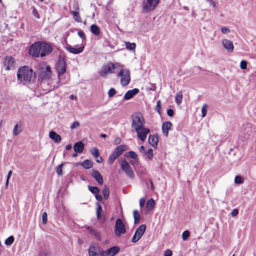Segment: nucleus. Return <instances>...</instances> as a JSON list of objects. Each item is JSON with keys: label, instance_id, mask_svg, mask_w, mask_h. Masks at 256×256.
I'll use <instances>...</instances> for the list:
<instances>
[{"label": "nucleus", "instance_id": "nucleus-33", "mask_svg": "<svg viewBox=\"0 0 256 256\" xmlns=\"http://www.w3.org/2000/svg\"><path fill=\"white\" fill-rule=\"evenodd\" d=\"M126 46L127 49L130 50H134L136 46V44L135 43L132 42H126Z\"/></svg>", "mask_w": 256, "mask_h": 256}, {"label": "nucleus", "instance_id": "nucleus-54", "mask_svg": "<svg viewBox=\"0 0 256 256\" xmlns=\"http://www.w3.org/2000/svg\"><path fill=\"white\" fill-rule=\"evenodd\" d=\"M172 251L170 250H167L165 251L164 256H172Z\"/></svg>", "mask_w": 256, "mask_h": 256}, {"label": "nucleus", "instance_id": "nucleus-11", "mask_svg": "<svg viewBox=\"0 0 256 256\" xmlns=\"http://www.w3.org/2000/svg\"><path fill=\"white\" fill-rule=\"evenodd\" d=\"M126 232V228L122 222V221L120 218H118L116 221L114 233L117 236H120L122 234Z\"/></svg>", "mask_w": 256, "mask_h": 256}, {"label": "nucleus", "instance_id": "nucleus-50", "mask_svg": "<svg viewBox=\"0 0 256 256\" xmlns=\"http://www.w3.org/2000/svg\"><path fill=\"white\" fill-rule=\"evenodd\" d=\"M32 14L33 16H34L37 18H40V16H39V14L38 13V12L36 9V8H34V7L32 8Z\"/></svg>", "mask_w": 256, "mask_h": 256}, {"label": "nucleus", "instance_id": "nucleus-64", "mask_svg": "<svg viewBox=\"0 0 256 256\" xmlns=\"http://www.w3.org/2000/svg\"><path fill=\"white\" fill-rule=\"evenodd\" d=\"M66 150H70L72 148V145L71 144H68L66 145Z\"/></svg>", "mask_w": 256, "mask_h": 256}, {"label": "nucleus", "instance_id": "nucleus-19", "mask_svg": "<svg viewBox=\"0 0 256 256\" xmlns=\"http://www.w3.org/2000/svg\"><path fill=\"white\" fill-rule=\"evenodd\" d=\"M172 125V123L170 122H166L162 124V133L166 137L168 136V130H170Z\"/></svg>", "mask_w": 256, "mask_h": 256}, {"label": "nucleus", "instance_id": "nucleus-2", "mask_svg": "<svg viewBox=\"0 0 256 256\" xmlns=\"http://www.w3.org/2000/svg\"><path fill=\"white\" fill-rule=\"evenodd\" d=\"M35 76V73L33 70L28 66L20 68L17 72L18 80L24 84H30L34 80Z\"/></svg>", "mask_w": 256, "mask_h": 256}, {"label": "nucleus", "instance_id": "nucleus-5", "mask_svg": "<svg viewBox=\"0 0 256 256\" xmlns=\"http://www.w3.org/2000/svg\"><path fill=\"white\" fill-rule=\"evenodd\" d=\"M120 63H112L110 62L105 65H104L100 72V74L102 77L106 76L108 74H114L115 70L117 71L120 66Z\"/></svg>", "mask_w": 256, "mask_h": 256}, {"label": "nucleus", "instance_id": "nucleus-58", "mask_svg": "<svg viewBox=\"0 0 256 256\" xmlns=\"http://www.w3.org/2000/svg\"><path fill=\"white\" fill-rule=\"evenodd\" d=\"M167 114L168 116H172L174 115V110L172 109L168 110Z\"/></svg>", "mask_w": 256, "mask_h": 256}, {"label": "nucleus", "instance_id": "nucleus-29", "mask_svg": "<svg viewBox=\"0 0 256 256\" xmlns=\"http://www.w3.org/2000/svg\"><path fill=\"white\" fill-rule=\"evenodd\" d=\"M182 91L178 92L176 96L175 101L178 104H180L182 101Z\"/></svg>", "mask_w": 256, "mask_h": 256}, {"label": "nucleus", "instance_id": "nucleus-23", "mask_svg": "<svg viewBox=\"0 0 256 256\" xmlns=\"http://www.w3.org/2000/svg\"><path fill=\"white\" fill-rule=\"evenodd\" d=\"M158 142V138L154 135H150L148 136V142L154 148L157 146Z\"/></svg>", "mask_w": 256, "mask_h": 256}, {"label": "nucleus", "instance_id": "nucleus-12", "mask_svg": "<svg viewBox=\"0 0 256 256\" xmlns=\"http://www.w3.org/2000/svg\"><path fill=\"white\" fill-rule=\"evenodd\" d=\"M136 133L138 138L142 142H144L150 133V130L144 127V126L134 130Z\"/></svg>", "mask_w": 256, "mask_h": 256}, {"label": "nucleus", "instance_id": "nucleus-25", "mask_svg": "<svg viewBox=\"0 0 256 256\" xmlns=\"http://www.w3.org/2000/svg\"><path fill=\"white\" fill-rule=\"evenodd\" d=\"M84 148V145L82 142H77L74 144V149L76 152H82Z\"/></svg>", "mask_w": 256, "mask_h": 256}, {"label": "nucleus", "instance_id": "nucleus-44", "mask_svg": "<svg viewBox=\"0 0 256 256\" xmlns=\"http://www.w3.org/2000/svg\"><path fill=\"white\" fill-rule=\"evenodd\" d=\"M63 164H60L56 169V173L58 175H62V168L63 166Z\"/></svg>", "mask_w": 256, "mask_h": 256}, {"label": "nucleus", "instance_id": "nucleus-28", "mask_svg": "<svg viewBox=\"0 0 256 256\" xmlns=\"http://www.w3.org/2000/svg\"><path fill=\"white\" fill-rule=\"evenodd\" d=\"M134 218V223L138 224L140 220V216L139 212L137 210H134L133 212Z\"/></svg>", "mask_w": 256, "mask_h": 256}, {"label": "nucleus", "instance_id": "nucleus-57", "mask_svg": "<svg viewBox=\"0 0 256 256\" xmlns=\"http://www.w3.org/2000/svg\"><path fill=\"white\" fill-rule=\"evenodd\" d=\"M78 35L80 37L82 40L85 38V34L82 31H79L78 32Z\"/></svg>", "mask_w": 256, "mask_h": 256}, {"label": "nucleus", "instance_id": "nucleus-35", "mask_svg": "<svg viewBox=\"0 0 256 256\" xmlns=\"http://www.w3.org/2000/svg\"><path fill=\"white\" fill-rule=\"evenodd\" d=\"M96 217L98 219L101 218L100 212L102 211V207L100 203L97 202Z\"/></svg>", "mask_w": 256, "mask_h": 256}, {"label": "nucleus", "instance_id": "nucleus-31", "mask_svg": "<svg viewBox=\"0 0 256 256\" xmlns=\"http://www.w3.org/2000/svg\"><path fill=\"white\" fill-rule=\"evenodd\" d=\"M102 194H103V196H104V199L106 200H107L108 199V197H109V194H110V190H109V188L105 186L104 187V188L103 189L102 191Z\"/></svg>", "mask_w": 256, "mask_h": 256}, {"label": "nucleus", "instance_id": "nucleus-30", "mask_svg": "<svg viewBox=\"0 0 256 256\" xmlns=\"http://www.w3.org/2000/svg\"><path fill=\"white\" fill-rule=\"evenodd\" d=\"M82 166L86 168V169H88L91 168L92 166V164L90 160H85L82 164Z\"/></svg>", "mask_w": 256, "mask_h": 256}, {"label": "nucleus", "instance_id": "nucleus-59", "mask_svg": "<svg viewBox=\"0 0 256 256\" xmlns=\"http://www.w3.org/2000/svg\"><path fill=\"white\" fill-rule=\"evenodd\" d=\"M95 197L96 198L98 201H101L102 199V196L98 194H96Z\"/></svg>", "mask_w": 256, "mask_h": 256}, {"label": "nucleus", "instance_id": "nucleus-40", "mask_svg": "<svg viewBox=\"0 0 256 256\" xmlns=\"http://www.w3.org/2000/svg\"><path fill=\"white\" fill-rule=\"evenodd\" d=\"M88 230L90 234L94 235L96 238H98L100 236L99 234L95 230L92 229V228H90V226L88 227Z\"/></svg>", "mask_w": 256, "mask_h": 256}, {"label": "nucleus", "instance_id": "nucleus-56", "mask_svg": "<svg viewBox=\"0 0 256 256\" xmlns=\"http://www.w3.org/2000/svg\"><path fill=\"white\" fill-rule=\"evenodd\" d=\"M145 204V199L144 198H141L140 200V207H143Z\"/></svg>", "mask_w": 256, "mask_h": 256}, {"label": "nucleus", "instance_id": "nucleus-22", "mask_svg": "<svg viewBox=\"0 0 256 256\" xmlns=\"http://www.w3.org/2000/svg\"><path fill=\"white\" fill-rule=\"evenodd\" d=\"M66 49L70 52L71 53L74 54H78L80 52H82L84 49V46H82L79 48H76L74 47H72L70 45H68L66 46Z\"/></svg>", "mask_w": 256, "mask_h": 256}, {"label": "nucleus", "instance_id": "nucleus-32", "mask_svg": "<svg viewBox=\"0 0 256 256\" xmlns=\"http://www.w3.org/2000/svg\"><path fill=\"white\" fill-rule=\"evenodd\" d=\"M71 13L73 15L75 21L78 22H82V19L78 12L72 11Z\"/></svg>", "mask_w": 256, "mask_h": 256}, {"label": "nucleus", "instance_id": "nucleus-13", "mask_svg": "<svg viewBox=\"0 0 256 256\" xmlns=\"http://www.w3.org/2000/svg\"><path fill=\"white\" fill-rule=\"evenodd\" d=\"M146 230V226L144 224L140 225L136 230L134 235L132 238L131 241L133 243L137 242L143 236Z\"/></svg>", "mask_w": 256, "mask_h": 256}, {"label": "nucleus", "instance_id": "nucleus-34", "mask_svg": "<svg viewBox=\"0 0 256 256\" xmlns=\"http://www.w3.org/2000/svg\"><path fill=\"white\" fill-rule=\"evenodd\" d=\"M20 132H21L20 126H18V124H16L14 126V128L13 129V132H12L14 136H17Z\"/></svg>", "mask_w": 256, "mask_h": 256}, {"label": "nucleus", "instance_id": "nucleus-24", "mask_svg": "<svg viewBox=\"0 0 256 256\" xmlns=\"http://www.w3.org/2000/svg\"><path fill=\"white\" fill-rule=\"evenodd\" d=\"M49 136L56 142L58 143L62 140L60 136L54 131H50V132Z\"/></svg>", "mask_w": 256, "mask_h": 256}, {"label": "nucleus", "instance_id": "nucleus-43", "mask_svg": "<svg viewBox=\"0 0 256 256\" xmlns=\"http://www.w3.org/2000/svg\"><path fill=\"white\" fill-rule=\"evenodd\" d=\"M182 240L185 241L188 240L190 236V232L188 230H185L182 232Z\"/></svg>", "mask_w": 256, "mask_h": 256}, {"label": "nucleus", "instance_id": "nucleus-47", "mask_svg": "<svg viewBox=\"0 0 256 256\" xmlns=\"http://www.w3.org/2000/svg\"><path fill=\"white\" fill-rule=\"evenodd\" d=\"M156 108V110H157L158 112L160 114H161V112H160V110H161V102L160 100H158L157 102Z\"/></svg>", "mask_w": 256, "mask_h": 256}, {"label": "nucleus", "instance_id": "nucleus-17", "mask_svg": "<svg viewBox=\"0 0 256 256\" xmlns=\"http://www.w3.org/2000/svg\"><path fill=\"white\" fill-rule=\"evenodd\" d=\"M120 251V248L116 246H114L106 250H103L104 256H114Z\"/></svg>", "mask_w": 256, "mask_h": 256}, {"label": "nucleus", "instance_id": "nucleus-39", "mask_svg": "<svg viewBox=\"0 0 256 256\" xmlns=\"http://www.w3.org/2000/svg\"><path fill=\"white\" fill-rule=\"evenodd\" d=\"M207 108H208V106L206 104H203V106L202 108V109H201L202 118H204V116H206V114Z\"/></svg>", "mask_w": 256, "mask_h": 256}, {"label": "nucleus", "instance_id": "nucleus-45", "mask_svg": "<svg viewBox=\"0 0 256 256\" xmlns=\"http://www.w3.org/2000/svg\"><path fill=\"white\" fill-rule=\"evenodd\" d=\"M116 94V90L114 88H111L110 89V90H108V95L109 98L112 97L113 96H114Z\"/></svg>", "mask_w": 256, "mask_h": 256}, {"label": "nucleus", "instance_id": "nucleus-46", "mask_svg": "<svg viewBox=\"0 0 256 256\" xmlns=\"http://www.w3.org/2000/svg\"><path fill=\"white\" fill-rule=\"evenodd\" d=\"M248 62L246 60H242L240 62V68L242 70H246L247 68Z\"/></svg>", "mask_w": 256, "mask_h": 256}, {"label": "nucleus", "instance_id": "nucleus-21", "mask_svg": "<svg viewBox=\"0 0 256 256\" xmlns=\"http://www.w3.org/2000/svg\"><path fill=\"white\" fill-rule=\"evenodd\" d=\"M139 92V90L137 88H134L132 90H128L124 96V100H128L132 98L134 95L137 94Z\"/></svg>", "mask_w": 256, "mask_h": 256}, {"label": "nucleus", "instance_id": "nucleus-51", "mask_svg": "<svg viewBox=\"0 0 256 256\" xmlns=\"http://www.w3.org/2000/svg\"><path fill=\"white\" fill-rule=\"evenodd\" d=\"M80 126V123L78 122H74L70 126L71 129H74Z\"/></svg>", "mask_w": 256, "mask_h": 256}, {"label": "nucleus", "instance_id": "nucleus-62", "mask_svg": "<svg viewBox=\"0 0 256 256\" xmlns=\"http://www.w3.org/2000/svg\"><path fill=\"white\" fill-rule=\"evenodd\" d=\"M12 174V170H10L8 174V175H7V177H6V180H9Z\"/></svg>", "mask_w": 256, "mask_h": 256}, {"label": "nucleus", "instance_id": "nucleus-4", "mask_svg": "<svg viewBox=\"0 0 256 256\" xmlns=\"http://www.w3.org/2000/svg\"><path fill=\"white\" fill-rule=\"evenodd\" d=\"M56 70L58 76V84L54 86L53 88H58L60 85H62L64 83L62 82V74H64L66 70V63L64 58H59L56 66Z\"/></svg>", "mask_w": 256, "mask_h": 256}, {"label": "nucleus", "instance_id": "nucleus-38", "mask_svg": "<svg viewBox=\"0 0 256 256\" xmlns=\"http://www.w3.org/2000/svg\"><path fill=\"white\" fill-rule=\"evenodd\" d=\"M88 188L93 194H97L100 192L99 188L96 186H88Z\"/></svg>", "mask_w": 256, "mask_h": 256}, {"label": "nucleus", "instance_id": "nucleus-26", "mask_svg": "<svg viewBox=\"0 0 256 256\" xmlns=\"http://www.w3.org/2000/svg\"><path fill=\"white\" fill-rule=\"evenodd\" d=\"M90 32L95 36H98L100 33L99 27L96 24H92L90 28Z\"/></svg>", "mask_w": 256, "mask_h": 256}, {"label": "nucleus", "instance_id": "nucleus-15", "mask_svg": "<svg viewBox=\"0 0 256 256\" xmlns=\"http://www.w3.org/2000/svg\"><path fill=\"white\" fill-rule=\"evenodd\" d=\"M5 69L7 70L13 69L15 67V62L14 58L10 56H6L3 62Z\"/></svg>", "mask_w": 256, "mask_h": 256}, {"label": "nucleus", "instance_id": "nucleus-49", "mask_svg": "<svg viewBox=\"0 0 256 256\" xmlns=\"http://www.w3.org/2000/svg\"><path fill=\"white\" fill-rule=\"evenodd\" d=\"M130 156L134 160H136L138 158V156L136 154L134 151H130L129 152Z\"/></svg>", "mask_w": 256, "mask_h": 256}, {"label": "nucleus", "instance_id": "nucleus-41", "mask_svg": "<svg viewBox=\"0 0 256 256\" xmlns=\"http://www.w3.org/2000/svg\"><path fill=\"white\" fill-rule=\"evenodd\" d=\"M243 182H244V180L242 178V177L238 176H236L235 177L234 182L236 184H240L243 183Z\"/></svg>", "mask_w": 256, "mask_h": 256}, {"label": "nucleus", "instance_id": "nucleus-6", "mask_svg": "<svg viewBox=\"0 0 256 256\" xmlns=\"http://www.w3.org/2000/svg\"><path fill=\"white\" fill-rule=\"evenodd\" d=\"M132 128L133 130L144 126V120L141 113H134L132 116Z\"/></svg>", "mask_w": 256, "mask_h": 256}, {"label": "nucleus", "instance_id": "nucleus-63", "mask_svg": "<svg viewBox=\"0 0 256 256\" xmlns=\"http://www.w3.org/2000/svg\"><path fill=\"white\" fill-rule=\"evenodd\" d=\"M209 2L210 4L213 7V8H214L215 6H216V4H215V2L212 0H209Z\"/></svg>", "mask_w": 256, "mask_h": 256}, {"label": "nucleus", "instance_id": "nucleus-18", "mask_svg": "<svg viewBox=\"0 0 256 256\" xmlns=\"http://www.w3.org/2000/svg\"><path fill=\"white\" fill-rule=\"evenodd\" d=\"M90 152L92 155L95 158L96 161L98 163H101L102 161V158L100 156L98 150L96 148H92L90 149Z\"/></svg>", "mask_w": 256, "mask_h": 256}, {"label": "nucleus", "instance_id": "nucleus-20", "mask_svg": "<svg viewBox=\"0 0 256 256\" xmlns=\"http://www.w3.org/2000/svg\"><path fill=\"white\" fill-rule=\"evenodd\" d=\"M92 176L100 184H103L102 176L98 171L94 170H92Z\"/></svg>", "mask_w": 256, "mask_h": 256}, {"label": "nucleus", "instance_id": "nucleus-61", "mask_svg": "<svg viewBox=\"0 0 256 256\" xmlns=\"http://www.w3.org/2000/svg\"><path fill=\"white\" fill-rule=\"evenodd\" d=\"M139 150H140V152H144H144H146L145 151V148H144V146H140V148H139Z\"/></svg>", "mask_w": 256, "mask_h": 256}, {"label": "nucleus", "instance_id": "nucleus-16", "mask_svg": "<svg viewBox=\"0 0 256 256\" xmlns=\"http://www.w3.org/2000/svg\"><path fill=\"white\" fill-rule=\"evenodd\" d=\"M224 48L227 50L228 52H232L234 49V46L232 42L228 39H223L222 41Z\"/></svg>", "mask_w": 256, "mask_h": 256}, {"label": "nucleus", "instance_id": "nucleus-1", "mask_svg": "<svg viewBox=\"0 0 256 256\" xmlns=\"http://www.w3.org/2000/svg\"><path fill=\"white\" fill-rule=\"evenodd\" d=\"M52 49V46L47 43L36 42L33 44L28 49L30 55L34 57L44 56L50 53Z\"/></svg>", "mask_w": 256, "mask_h": 256}, {"label": "nucleus", "instance_id": "nucleus-37", "mask_svg": "<svg viewBox=\"0 0 256 256\" xmlns=\"http://www.w3.org/2000/svg\"><path fill=\"white\" fill-rule=\"evenodd\" d=\"M144 154L148 159L151 160L153 156V150L152 148L148 149V151L144 152Z\"/></svg>", "mask_w": 256, "mask_h": 256}, {"label": "nucleus", "instance_id": "nucleus-42", "mask_svg": "<svg viewBox=\"0 0 256 256\" xmlns=\"http://www.w3.org/2000/svg\"><path fill=\"white\" fill-rule=\"evenodd\" d=\"M38 256H52V254L46 250L41 252Z\"/></svg>", "mask_w": 256, "mask_h": 256}, {"label": "nucleus", "instance_id": "nucleus-8", "mask_svg": "<svg viewBox=\"0 0 256 256\" xmlns=\"http://www.w3.org/2000/svg\"><path fill=\"white\" fill-rule=\"evenodd\" d=\"M38 78L42 80V84L44 80H49L52 76V71L50 66H44L38 72Z\"/></svg>", "mask_w": 256, "mask_h": 256}, {"label": "nucleus", "instance_id": "nucleus-7", "mask_svg": "<svg viewBox=\"0 0 256 256\" xmlns=\"http://www.w3.org/2000/svg\"><path fill=\"white\" fill-rule=\"evenodd\" d=\"M160 0H144L142 3V12L148 13L154 10L158 6Z\"/></svg>", "mask_w": 256, "mask_h": 256}, {"label": "nucleus", "instance_id": "nucleus-48", "mask_svg": "<svg viewBox=\"0 0 256 256\" xmlns=\"http://www.w3.org/2000/svg\"><path fill=\"white\" fill-rule=\"evenodd\" d=\"M47 217H48V215H47L46 212H44L42 214V223L44 224H46L47 222Z\"/></svg>", "mask_w": 256, "mask_h": 256}, {"label": "nucleus", "instance_id": "nucleus-10", "mask_svg": "<svg viewBox=\"0 0 256 256\" xmlns=\"http://www.w3.org/2000/svg\"><path fill=\"white\" fill-rule=\"evenodd\" d=\"M121 168L126 173V176L130 178L134 177V173L132 168L130 167L128 162L125 159L122 160L120 162Z\"/></svg>", "mask_w": 256, "mask_h": 256}, {"label": "nucleus", "instance_id": "nucleus-14", "mask_svg": "<svg viewBox=\"0 0 256 256\" xmlns=\"http://www.w3.org/2000/svg\"><path fill=\"white\" fill-rule=\"evenodd\" d=\"M90 256H104L103 250L98 246L91 245L88 249Z\"/></svg>", "mask_w": 256, "mask_h": 256}, {"label": "nucleus", "instance_id": "nucleus-36", "mask_svg": "<svg viewBox=\"0 0 256 256\" xmlns=\"http://www.w3.org/2000/svg\"><path fill=\"white\" fill-rule=\"evenodd\" d=\"M14 238L13 236H11L8 238L4 241V244L6 246H10L14 242Z\"/></svg>", "mask_w": 256, "mask_h": 256}, {"label": "nucleus", "instance_id": "nucleus-9", "mask_svg": "<svg viewBox=\"0 0 256 256\" xmlns=\"http://www.w3.org/2000/svg\"><path fill=\"white\" fill-rule=\"evenodd\" d=\"M128 150V147L126 145L122 144L117 146L114 150L113 153L110 154L108 158V162L110 164H112L114 160L122 154L123 152Z\"/></svg>", "mask_w": 256, "mask_h": 256}, {"label": "nucleus", "instance_id": "nucleus-53", "mask_svg": "<svg viewBox=\"0 0 256 256\" xmlns=\"http://www.w3.org/2000/svg\"><path fill=\"white\" fill-rule=\"evenodd\" d=\"M238 211L236 208L234 209L231 212V215L232 216L234 217L238 215Z\"/></svg>", "mask_w": 256, "mask_h": 256}, {"label": "nucleus", "instance_id": "nucleus-60", "mask_svg": "<svg viewBox=\"0 0 256 256\" xmlns=\"http://www.w3.org/2000/svg\"><path fill=\"white\" fill-rule=\"evenodd\" d=\"M73 8H74V9L75 10V11H76V12H78L79 10V8H80L78 4L77 3L75 4L74 5Z\"/></svg>", "mask_w": 256, "mask_h": 256}, {"label": "nucleus", "instance_id": "nucleus-27", "mask_svg": "<svg viewBox=\"0 0 256 256\" xmlns=\"http://www.w3.org/2000/svg\"><path fill=\"white\" fill-rule=\"evenodd\" d=\"M155 202L152 198H150L148 200L146 204V207L148 210H152L154 206Z\"/></svg>", "mask_w": 256, "mask_h": 256}, {"label": "nucleus", "instance_id": "nucleus-55", "mask_svg": "<svg viewBox=\"0 0 256 256\" xmlns=\"http://www.w3.org/2000/svg\"><path fill=\"white\" fill-rule=\"evenodd\" d=\"M121 142V139L119 137H116L114 140V144L116 145L120 144Z\"/></svg>", "mask_w": 256, "mask_h": 256}, {"label": "nucleus", "instance_id": "nucleus-3", "mask_svg": "<svg viewBox=\"0 0 256 256\" xmlns=\"http://www.w3.org/2000/svg\"><path fill=\"white\" fill-rule=\"evenodd\" d=\"M116 76L120 78V82L122 86H126L130 83V72L128 69L125 68L124 65L120 64L116 71Z\"/></svg>", "mask_w": 256, "mask_h": 256}, {"label": "nucleus", "instance_id": "nucleus-52", "mask_svg": "<svg viewBox=\"0 0 256 256\" xmlns=\"http://www.w3.org/2000/svg\"><path fill=\"white\" fill-rule=\"evenodd\" d=\"M221 31L224 34H228L230 32V30L226 28V27H222L221 28Z\"/></svg>", "mask_w": 256, "mask_h": 256}]
</instances>
